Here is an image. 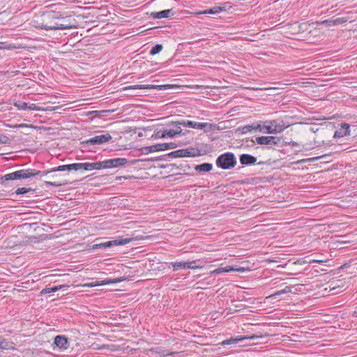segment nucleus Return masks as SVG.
Wrapping results in <instances>:
<instances>
[{
	"label": "nucleus",
	"instance_id": "49530a36",
	"mask_svg": "<svg viewBox=\"0 0 357 357\" xmlns=\"http://www.w3.org/2000/svg\"><path fill=\"white\" fill-rule=\"evenodd\" d=\"M322 157H323V156H321V157H317V158H312V160H317L318 158H322Z\"/></svg>",
	"mask_w": 357,
	"mask_h": 357
},
{
	"label": "nucleus",
	"instance_id": "393cba45",
	"mask_svg": "<svg viewBox=\"0 0 357 357\" xmlns=\"http://www.w3.org/2000/svg\"><path fill=\"white\" fill-rule=\"evenodd\" d=\"M290 292H291V287H289V286H286L284 289L275 292L274 294L270 295L266 298H276L278 296H279L282 294H287V293H290Z\"/></svg>",
	"mask_w": 357,
	"mask_h": 357
},
{
	"label": "nucleus",
	"instance_id": "f704fd0d",
	"mask_svg": "<svg viewBox=\"0 0 357 357\" xmlns=\"http://www.w3.org/2000/svg\"><path fill=\"white\" fill-rule=\"evenodd\" d=\"M31 170L33 171V173H38V174H34L33 176H43L47 175L50 173L53 172L52 169H51L50 170H45V171H39V170H36L34 169H31Z\"/></svg>",
	"mask_w": 357,
	"mask_h": 357
},
{
	"label": "nucleus",
	"instance_id": "6e6552de",
	"mask_svg": "<svg viewBox=\"0 0 357 357\" xmlns=\"http://www.w3.org/2000/svg\"><path fill=\"white\" fill-rule=\"evenodd\" d=\"M128 162L125 158H116L103 160L104 169L119 167L125 165Z\"/></svg>",
	"mask_w": 357,
	"mask_h": 357
},
{
	"label": "nucleus",
	"instance_id": "20e7f679",
	"mask_svg": "<svg viewBox=\"0 0 357 357\" xmlns=\"http://www.w3.org/2000/svg\"><path fill=\"white\" fill-rule=\"evenodd\" d=\"M287 127L282 121H266L264 123L263 126H261V132L266 134H277L282 132Z\"/></svg>",
	"mask_w": 357,
	"mask_h": 357
},
{
	"label": "nucleus",
	"instance_id": "c85d7f7f",
	"mask_svg": "<svg viewBox=\"0 0 357 357\" xmlns=\"http://www.w3.org/2000/svg\"><path fill=\"white\" fill-rule=\"evenodd\" d=\"M223 10H225V8H222L220 6H215L211 9L206 10L202 12L203 14H217L220 12L222 11Z\"/></svg>",
	"mask_w": 357,
	"mask_h": 357
},
{
	"label": "nucleus",
	"instance_id": "ddd939ff",
	"mask_svg": "<svg viewBox=\"0 0 357 357\" xmlns=\"http://www.w3.org/2000/svg\"><path fill=\"white\" fill-rule=\"evenodd\" d=\"M350 126L347 123H341V127L335 130L333 137L340 138L349 135Z\"/></svg>",
	"mask_w": 357,
	"mask_h": 357
},
{
	"label": "nucleus",
	"instance_id": "79ce46f5",
	"mask_svg": "<svg viewBox=\"0 0 357 357\" xmlns=\"http://www.w3.org/2000/svg\"><path fill=\"white\" fill-rule=\"evenodd\" d=\"M155 137L156 138H165V135L164 130H158L155 133Z\"/></svg>",
	"mask_w": 357,
	"mask_h": 357
},
{
	"label": "nucleus",
	"instance_id": "0eeeda50",
	"mask_svg": "<svg viewBox=\"0 0 357 357\" xmlns=\"http://www.w3.org/2000/svg\"><path fill=\"white\" fill-rule=\"evenodd\" d=\"M282 142V137L275 136H261L255 139V142L260 145H278Z\"/></svg>",
	"mask_w": 357,
	"mask_h": 357
},
{
	"label": "nucleus",
	"instance_id": "a19ab883",
	"mask_svg": "<svg viewBox=\"0 0 357 357\" xmlns=\"http://www.w3.org/2000/svg\"><path fill=\"white\" fill-rule=\"evenodd\" d=\"M310 24L308 22H303L299 24L298 28L300 31H305L307 30Z\"/></svg>",
	"mask_w": 357,
	"mask_h": 357
},
{
	"label": "nucleus",
	"instance_id": "b1692460",
	"mask_svg": "<svg viewBox=\"0 0 357 357\" xmlns=\"http://www.w3.org/2000/svg\"><path fill=\"white\" fill-rule=\"evenodd\" d=\"M259 130V131H262V129H261V126L260 124H257V125H247V126H245L244 127L242 128V132L243 133H247V132H251L252 130Z\"/></svg>",
	"mask_w": 357,
	"mask_h": 357
},
{
	"label": "nucleus",
	"instance_id": "4c0bfd02",
	"mask_svg": "<svg viewBox=\"0 0 357 357\" xmlns=\"http://www.w3.org/2000/svg\"><path fill=\"white\" fill-rule=\"evenodd\" d=\"M195 263H196L195 261L185 262V264H187L186 268L195 269V268H202L201 266L195 265Z\"/></svg>",
	"mask_w": 357,
	"mask_h": 357
},
{
	"label": "nucleus",
	"instance_id": "4be33fe9",
	"mask_svg": "<svg viewBox=\"0 0 357 357\" xmlns=\"http://www.w3.org/2000/svg\"><path fill=\"white\" fill-rule=\"evenodd\" d=\"M179 123H183V121H172L168 124V126H172L173 127L172 130L175 132L176 135H182V129L181 126L183 125ZM184 135L185 133H183V135Z\"/></svg>",
	"mask_w": 357,
	"mask_h": 357
},
{
	"label": "nucleus",
	"instance_id": "f03ea898",
	"mask_svg": "<svg viewBox=\"0 0 357 357\" xmlns=\"http://www.w3.org/2000/svg\"><path fill=\"white\" fill-rule=\"evenodd\" d=\"M236 164V158L231 152H226L220 155L215 160L216 166L222 169H232Z\"/></svg>",
	"mask_w": 357,
	"mask_h": 357
},
{
	"label": "nucleus",
	"instance_id": "f3484780",
	"mask_svg": "<svg viewBox=\"0 0 357 357\" xmlns=\"http://www.w3.org/2000/svg\"><path fill=\"white\" fill-rule=\"evenodd\" d=\"M261 336L259 335H252V336H249V337H236V338H229V339H227L225 340H224L222 342V345H228V344H236L238 342H239L240 341H242L245 339H250V340H253V339H256V338H258V337H260Z\"/></svg>",
	"mask_w": 357,
	"mask_h": 357
},
{
	"label": "nucleus",
	"instance_id": "f257e3e1",
	"mask_svg": "<svg viewBox=\"0 0 357 357\" xmlns=\"http://www.w3.org/2000/svg\"><path fill=\"white\" fill-rule=\"evenodd\" d=\"M66 17H64L63 15L60 12L54 11V10H49L44 12L40 17H38L36 20H34V26L37 28H40L41 29H44L46 31L49 30H65L72 27V25L70 23H54V24H48L45 22L47 21H54L56 20H66Z\"/></svg>",
	"mask_w": 357,
	"mask_h": 357
},
{
	"label": "nucleus",
	"instance_id": "412c9836",
	"mask_svg": "<svg viewBox=\"0 0 357 357\" xmlns=\"http://www.w3.org/2000/svg\"><path fill=\"white\" fill-rule=\"evenodd\" d=\"M125 280H126L125 278L121 277V278H114L113 280H111V279L105 280H103V282L101 284L91 282V283L86 284V286L90 287H96V286L101 285V284H109V283H117V282L124 281Z\"/></svg>",
	"mask_w": 357,
	"mask_h": 357
},
{
	"label": "nucleus",
	"instance_id": "58836bf2",
	"mask_svg": "<svg viewBox=\"0 0 357 357\" xmlns=\"http://www.w3.org/2000/svg\"><path fill=\"white\" fill-rule=\"evenodd\" d=\"M164 132H165V137H170V138H173L176 135L175 134V132L172 129H169V130H164Z\"/></svg>",
	"mask_w": 357,
	"mask_h": 357
},
{
	"label": "nucleus",
	"instance_id": "c03bdc74",
	"mask_svg": "<svg viewBox=\"0 0 357 357\" xmlns=\"http://www.w3.org/2000/svg\"><path fill=\"white\" fill-rule=\"evenodd\" d=\"M313 261H316V262H319V263H322L324 261V260H313Z\"/></svg>",
	"mask_w": 357,
	"mask_h": 357
},
{
	"label": "nucleus",
	"instance_id": "2f4dec72",
	"mask_svg": "<svg viewBox=\"0 0 357 357\" xmlns=\"http://www.w3.org/2000/svg\"><path fill=\"white\" fill-rule=\"evenodd\" d=\"M33 191H34V190L32 189L31 188H24V187H22V188H18L15 190V194L16 195H24V194H26L27 192H33Z\"/></svg>",
	"mask_w": 357,
	"mask_h": 357
},
{
	"label": "nucleus",
	"instance_id": "473e14b6",
	"mask_svg": "<svg viewBox=\"0 0 357 357\" xmlns=\"http://www.w3.org/2000/svg\"><path fill=\"white\" fill-rule=\"evenodd\" d=\"M162 48H163V47L162 45L156 44L151 48V50L150 51V54L155 55V54H158L159 52H160L162 51Z\"/></svg>",
	"mask_w": 357,
	"mask_h": 357
},
{
	"label": "nucleus",
	"instance_id": "4468645a",
	"mask_svg": "<svg viewBox=\"0 0 357 357\" xmlns=\"http://www.w3.org/2000/svg\"><path fill=\"white\" fill-rule=\"evenodd\" d=\"M54 344L60 349L65 350L68 347V339L65 335H57L54 338Z\"/></svg>",
	"mask_w": 357,
	"mask_h": 357
},
{
	"label": "nucleus",
	"instance_id": "72a5a7b5",
	"mask_svg": "<svg viewBox=\"0 0 357 357\" xmlns=\"http://www.w3.org/2000/svg\"><path fill=\"white\" fill-rule=\"evenodd\" d=\"M13 105L16 107H17L18 109H20V110H22V109L25 110L27 109V103L25 102L17 100V101L14 102Z\"/></svg>",
	"mask_w": 357,
	"mask_h": 357
},
{
	"label": "nucleus",
	"instance_id": "a878e982",
	"mask_svg": "<svg viewBox=\"0 0 357 357\" xmlns=\"http://www.w3.org/2000/svg\"><path fill=\"white\" fill-rule=\"evenodd\" d=\"M89 162H80V163H73V170L79 171V170H86L89 171Z\"/></svg>",
	"mask_w": 357,
	"mask_h": 357
},
{
	"label": "nucleus",
	"instance_id": "1a4fd4ad",
	"mask_svg": "<svg viewBox=\"0 0 357 357\" xmlns=\"http://www.w3.org/2000/svg\"><path fill=\"white\" fill-rule=\"evenodd\" d=\"M131 241V238H120L114 241H109L105 243H100V244H96L93 245V248H109L112 246H117V245H126Z\"/></svg>",
	"mask_w": 357,
	"mask_h": 357
},
{
	"label": "nucleus",
	"instance_id": "e433bc0d",
	"mask_svg": "<svg viewBox=\"0 0 357 357\" xmlns=\"http://www.w3.org/2000/svg\"><path fill=\"white\" fill-rule=\"evenodd\" d=\"M29 110H35V111H40V110H50L49 109H42L40 107L36 105V104H31L29 105H27V109Z\"/></svg>",
	"mask_w": 357,
	"mask_h": 357
},
{
	"label": "nucleus",
	"instance_id": "ea45409f",
	"mask_svg": "<svg viewBox=\"0 0 357 357\" xmlns=\"http://www.w3.org/2000/svg\"><path fill=\"white\" fill-rule=\"evenodd\" d=\"M10 139L8 137L5 135L0 134V144H5L9 143Z\"/></svg>",
	"mask_w": 357,
	"mask_h": 357
},
{
	"label": "nucleus",
	"instance_id": "a18cd8bd",
	"mask_svg": "<svg viewBox=\"0 0 357 357\" xmlns=\"http://www.w3.org/2000/svg\"><path fill=\"white\" fill-rule=\"evenodd\" d=\"M265 162L264 161H260L257 162V165H264Z\"/></svg>",
	"mask_w": 357,
	"mask_h": 357
},
{
	"label": "nucleus",
	"instance_id": "bb28decb",
	"mask_svg": "<svg viewBox=\"0 0 357 357\" xmlns=\"http://www.w3.org/2000/svg\"><path fill=\"white\" fill-rule=\"evenodd\" d=\"M89 171L93 169H104L103 161L89 162Z\"/></svg>",
	"mask_w": 357,
	"mask_h": 357
},
{
	"label": "nucleus",
	"instance_id": "7c9ffc66",
	"mask_svg": "<svg viewBox=\"0 0 357 357\" xmlns=\"http://www.w3.org/2000/svg\"><path fill=\"white\" fill-rule=\"evenodd\" d=\"M72 166H73V164L60 165L57 167L52 168V172H57V171H66V170L71 171V170H73Z\"/></svg>",
	"mask_w": 357,
	"mask_h": 357
},
{
	"label": "nucleus",
	"instance_id": "2eb2a0df",
	"mask_svg": "<svg viewBox=\"0 0 357 357\" xmlns=\"http://www.w3.org/2000/svg\"><path fill=\"white\" fill-rule=\"evenodd\" d=\"M240 162L242 165H252L256 163L257 158L247 153L241 154L239 157Z\"/></svg>",
	"mask_w": 357,
	"mask_h": 357
},
{
	"label": "nucleus",
	"instance_id": "a211bd4d",
	"mask_svg": "<svg viewBox=\"0 0 357 357\" xmlns=\"http://www.w3.org/2000/svg\"><path fill=\"white\" fill-rule=\"evenodd\" d=\"M348 17H337L336 19H328L321 22L323 24H326L328 26H337L341 24H344L348 21Z\"/></svg>",
	"mask_w": 357,
	"mask_h": 357
},
{
	"label": "nucleus",
	"instance_id": "5701e85b",
	"mask_svg": "<svg viewBox=\"0 0 357 357\" xmlns=\"http://www.w3.org/2000/svg\"><path fill=\"white\" fill-rule=\"evenodd\" d=\"M213 169V165L211 163L205 162L201 165H197L195 167V169L198 172H210Z\"/></svg>",
	"mask_w": 357,
	"mask_h": 357
},
{
	"label": "nucleus",
	"instance_id": "37998d69",
	"mask_svg": "<svg viewBox=\"0 0 357 357\" xmlns=\"http://www.w3.org/2000/svg\"><path fill=\"white\" fill-rule=\"evenodd\" d=\"M45 23H46V22ZM47 23L48 24H54L55 22H54V21H47Z\"/></svg>",
	"mask_w": 357,
	"mask_h": 357
},
{
	"label": "nucleus",
	"instance_id": "9b49d317",
	"mask_svg": "<svg viewBox=\"0 0 357 357\" xmlns=\"http://www.w3.org/2000/svg\"><path fill=\"white\" fill-rule=\"evenodd\" d=\"M176 147H177V144H176L174 142H170V143L158 144L155 145L146 147V149H149V152H155V151H165V150H168V149H173Z\"/></svg>",
	"mask_w": 357,
	"mask_h": 357
},
{
	"label": "nucleus",
	"instance_id": "dca6fc26",
	"mask_svg": "<svg viewBox=\"0 0 357 357\" xmlns=\"http://www.w3.org/2000/svg\"><path fill=\"white\" fill-rule=\"evenodd\" d=\"M174 12L172 9L164 10L160 12H152L151 13V17L153 19H161V18H168L171 16H173Z\"/></svg>",
	"mask_w": 357,
	"mask_h": 357
},
{
	"label": "nucleus",
	"instance_id": "cd10ccee",
	"mask_svg": "<svg viewBox=\"0 0 357 357\" xmlns=\"http://www.w3.org/2000/svg\"><path fill=\"white\" fill-rule=\"evenodd\" d=\"M186 264L185 261H175L172 262L171 265L174 271H178L179 269L186 268Z\"/></svg>",
	"mask_w": 357,
	"mask_h": 357
},
{
	"label": "nucleus",
	"instance_id": "6ab92c4d",
	"mask_svg": "<svg viewBox=\"0 0 357 357\" xmlns=\"http://www.w3.org/2000/svg\"><path fill=\"white\" fill-rule=\"evenodd\" d=\"M244 268H234V266H229L227 267H220L211 272V275L219 274L221 273H229L230 271L243 272Z\"/></svg>",
	"mask_w": 357,
	"mask_h": 357
},
{
	"label": "nucleus",
	"instance_id": "423d86ee",
	"mask_svg": "<svg viewBox=\"0 0 357 357\" xmlns=\"http://www.w3.org/2000/svg\"><path fill=\"white\" fill-rule=\"evenodd\" d=\"M179 123L182 124L183 126L189 127L195 129L204 130L205 132L211 130L213 129V127L214 126L211 123H200L189 120H183V123Z\"/></svg>",
	"mask_w": 357,
	"mask_h": 357
},
{
	"label": "nucleus",
	"instance_id": "aec40b11",
	"mask_svg": "<svg viewBox=\"0 0 357 357\" xmlns=\"http://www.w3.org/2000/svg\"><path fill=\"white\" fill-rule=\"evenodd\" d=\"M15 344L13 342L7 341L3 337H0V349L4 350H14Z\"/></svg>",
	"mask_w": 357,
	"mask_h": 357
},
{
	"label": "nucleus",
	"instance_id": "c9c22d12",
	"mask_svg": "<svg viewBox=\"0 0 357 357\" xmlns=\"http://www.w3.org/2000/svg\"><path fill=\"white\" fill-rule=\"evenodd\" d=\"M64 184L65 183H59V182H52V181H45L44 182V185L45 187H49V186L59 187Z\"/></svg>",
	"mask_w": 357,
	"mask_h": 357
},
{
	"label": "nucleus",
	"instance_id": "39448f33",
	"mask_svg": "<svg viewBox=\"0 0 357 357\" xmlns=\"http://www.w3.org/2000/svg\"><path fill=\"white\" fill-rule=\"evenodd\" d=\"M201 155L200 150L198 148H190L186 149H179L172 151L168 154L172 158H183V157H195Z\"/></svg>",
	"mask_w": 357,
	"mask_h": 357
},
{
	"label": "nucleus",
	"instance_id": "c756f323",
	"mask_svg": "<svg viewBox=\"0 0 357 357\" xmlns=\"http://www.w3.org/2000/svg\"><path fill=\"white\" fill-rule=\"evenodd\" d=\"M63 287H64L63 285H59V286H55L53 287H47V288L43 289L41 293L42 294H49V293H52V292H56L58 290L61 289Z\"/></svg>",
	"mask_w": 357,
	"mask_h": 357
},
{
	"label": "nucleus",
	"instance_id": "f8f14e48",
	"mask_svg": "<svg viewBox=\"0 0 357 357\" xmlns=\"http://www.w3.org/2000/svg\"><path fill=\"white\" fill-rule=\"evenodd\" d=\"M169 85H152V84H137L131 85L123 88V90L128 89H165L169 88Z\"/></svg>",
	"mask_w": 357,
	"mask_h": 357
},
{
	"label": "nucleus",
	"instance_id": "7ed1b4c3",
	"mask_svg": "<svg viewBox=\"0 0 357 357\" xmlns=\"http://www.w3.org/2000/svg\"><path fill=\"white\" fill-rule=\"evenodd\" d=\"M36 173H33L31 169H23L14 172L0 176V183L4 184L5 182L14 180L26 179L33 177Z\"/></svg>",
	"mask_w": 357,
	"mask_h": 357
},
{
	"label": "nucleus",
	"instance_id": "9d476101",
	"mask_svg": "<svg viewBox=\"0 0 357 357\" xmlns=\"http://www.w3.org/2000/svg\"><path fill=\"white\" fill-rule=\"evenodd\" d=\"M112 139V136L109 133H106L104 135H96L93 137L84 142L86 144L89 145H96V144H101L105 142H107Z\"/></svg>",
	"mask_w": 357,
	"mask_h": 357
}]
</instances>
